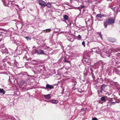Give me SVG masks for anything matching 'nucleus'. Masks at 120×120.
<instances>
[{"mask_svg": "<svg viewBox=\"0 0 120 120\" xmlns=\"http://www.w3.org/2000/svg\"><path fill=\"white\" fill-rule=\"evenodd\" d=\"M98 34H99V36L102 39V34H101V33H98Z\"/></svg>", "mask_w": 120, "mask_h": 120, "instance_id": "obj_22", "label": "nucleus"}, {"mask_svg": "<svg viewBox=\"0 0 120 120\" xmlns=\"http://www.w3.org/2000/svg\"><path fill=\"white\" fill-rule=\"evenodd\" d=\"M112 0H110V1H111Z\"/></svg>", "mask_w": 120, "mask_h": 120, "instance_id": "obj_40", "label": "nucleus"}, {"mask_svg": "<svg viewBox=\"0 0 120 120\" xmlns=\"http://www.w3.org/2000/svg\"><path fill=\"white\" fill-rule=\"evenodd\" d=\"M77 84V83L76 82H75V83L73 84L74 86L76 85Z\"/></svg>", "mask_w": 120, "mask_h": 120, "instance_id": "obj_28", "label": "nucleus"}, {"mask_svg": "<svg viewBox=\"0 0 120 120\" xmlns=\"http://www.w3.org/2000/svg\"><path fill=\"white\" fill-rule=\"evenodd\" d=\"M78 38H79V39H81V37L80 35H79L78 36Z\"/></svg>", "mask_w": 120, "mask_h": 120, "instance_id": "obj_24", "label": "nucleus"}, {"mask_svg": "<svg viewBox=\"0 0 120 120\" xmlns=\"http://www.w3.org/2000/svg\"><path fill=\"white\" fill-rule=\"evenodd\" d=\"M115 102H110L108 103V104H109L110 105H114L115 103Z\"/></svg>", "mask_w": 120, "mask_h": 120, "instance_id": "obj_19", "label": "nucleus"}, {"mask_svg": "<svg viewBox=\"0 0 120 120\" xmlns=\"http://www.w3.org/2000/svg\"><path fill=\"white\" fill-rule=\"evenodd\" d=\"M45 101L47 102H50V100H49V101Z\"/></svg>", "mask_w": 120, "mask_h": 120, "instance_id": "obj_33", "label": "nucleus"}, {"mask_svg": "<svg viewBox=\"0 0 120 120\" xmlns=\"http://www.w3.org/2000/svg\"><path fill=\"white\" fill-rule=\"evenodd\" d=\"M68 16L67 15H64L63 16V18L65 20H66L68 19Z\"/></svg>", "mask_w": 120, "mask_h": 120, "instance_id": "obj_13", "label": "nucleus"}, {"mask_svg": "<svg viewBox=\"0 0 120 120\" xmlns=\"http://www.w3.org/2000/svg\"><path fill=\"white\" fill-rule=\"evenodd\" d=\"M101 100L102 101L104 102L106 100L105 99V97H101Z\"/></svg>", "mask_w": 120, "mask_h": 120, "instance_id": "obj_18", "label": "nucleus"}, {"mask_svg": "<svg viewBox=\"0 0 120 120\" xmlns=\"http://www.w3.org/2000/svg\"><path fill=\"white\" fill-rule=\"evenodd\" d=\"M50 102H52V103H58V101L54 100H50Z\"/></svg>", "mask_w": 120, "mask_h": 120, "instance_id": "obj_11", "label": "nucleus"}, {"mask_svg": "<svg viewBox=\"0 0 120 120\" xmlns=\"http://www.w3.org/2000/svg\"><path fill=\"white\" fill-rule=\"evenodd\" d=\"M104 17H106V15H102L101 14H97L96 16V18H102Z\"/></svg>", "mask_w": 120, "mask_h": 120, "instance_id": "obj_5", "label": "nucleus"}, {"mask_svg": "<svg viewBox=\"0 0 120 120\" xmlns=\"http://www.w3.org/2000/svg\"><path fill=\"white\" fill-rule=\"evenodd\" d=\"M108 40L109 41L112 42H115L116 41V40L115 38H109Z\"/></svg>", "mask_w": 120, "mask_h": 120, "instance_id": "obj_6", "label": "nucleus"}, {"mask_svg": "<svg viewBox=\"0 0 120 120\" xmlns=\"http://www.w3.org/2000/svg\"><path fill=\"white\" fill-rule=\"evenodd\" d=\"M9 0L11 2H12L13 1H14V0Z\"/></svg>", "mask_w": 120, "mask_h": 120, "instance_id": "obj_32", "label": "nucleus"}, {"mask_svg": "<svg viewBox=\"0 0 120 120\" xmlns=\"http://www.w3.org/2000/svg\"><path fill=\"white\" fill-rule=\"evenodd\" d=\"M64 58H66V60H67V56H66V57H65Z\"/></svg>", "mask_w": 120, "mask_h": 120, "instance_id": "obj_34", "label": "nucleus"}, {"mask_svg": "<svg viewBox=\"0 0 120 120\" xmlns=\"http://www.w3.org/2000/svg\"><path fill=\"white\" fill-rule=\"evenodd\" d=\"M46 6L47 7L49 8H50L51 6V4L49 2L47 3L46 4Z\"/></svg>", "mask_w": 120, "mask_h": 120, "instance_id": "obj_15", "label": "nucleus"}, {"mask_svg": "<svg viewBox=\"0 0 120 120\" xmlns=\"http://www.w3.org/2000/svg\"><path fill=\"white\" fill-rule=\"evenodd\" d=\"M17 5V6H18V5Z\"/></svg>", "mask_w": 120, "mask_h": 120, "instance_id": "obj_37", "label": "nucleus"}, {"mask_svg": "<svg viewBox=\"0 0 120 120\" xmlns=\"http://www.w3.org/2000/svg\"><path fill=\"white\" fill-rule=\"evenodd\" d=\"M112 9H114V8H112Z\"/></svg>", "mask_w": 120, "mask_h": 120, "instance_id": "obj_38", "label": "nucleus"}, {"mask_svg": "<svg viewBox=\"0 0 120 120\" xmlns=\"http://www.w3.org/2000/svg\"><path fill=\"white\" fill-rule=\"evenodd\" d=\"M27 75H28L27 76H30V77H31V75H28V74H27Z\"/></svg>", "mask_w": 120, "mask_h": 120, "instance_id": "obj_35", "label": "nucleus"}, {"mask_svg": "<svg viewBox=\"0 0 120 120\" xmlns=\"http://www.w3.org/2000/svg\"><path fill=\"white\" fill-rule=\"evenodd\" d=\"M7 49H5L2 52V53L3 54H4L6 53H7Z\"/></svg>", "mask_w": 120, "mask_h": 120, "instance_id": "obj_20", "label": "nucleus"}, {"mask_svg": "<svg viewBox=\"0 0 120 120\" xmlns=\"http://www.w3.org/2000/svg\"><path fill=\"white\" fill-rule=\"evenodd\" d=\"M106 86H107L105 85L104 84H103L101 86V89L102 90V89L104 88H105V87H106Z\"/></svg>", "mask_w": 120, "mask_h": 120, "instance_id": "obj_16", "label": "nucleus"}, {"mask_svg": "<svg viewBox=\"0 0 120 120\" xmlns=\"http://www.w3.org/2000/svg\"><path fill=\"white\" fill-rule=\"evenodd\" d=\"M21 84H23L24 83V81H23L22 80V81H21Z\"/></svg>", "mask_w": 120, "mask_h": 120, "instance_id": "obj_26", "label": "nucleus"}, {"mask_svg": "<svg viewBox=\"0 0 120 120\" xmlns=\"http://www.w3.org/2000/svg\"><path fill=\"white\" fill-rule=\"evenodd\" d=\"M107 25H108V24H107L106 23H105V22L104 24V25L105 26V27H106L107 26Z\"/></svg>", "mask_w": 120, "mask_h": 120, "instance_id": "obj_23", "label": "nucleus"}, {"mask_svg": "<svg viewBox=\"0 0 120 120\" xmlns=\"http://www.w3.org/2000/svg\"><path fill=\"white\" fill-rule=\"evenodd\" d=\"M26 39L27 40H28L30 39L29 37H26Z\"/></svg>", "mask_w": 120, "mask_h": 120, "instance_id": "obj_30", "label": "nucleus"}, {"mask_svg": "<svg viewBox=\"0 0 120 120\" xmlns=\"http://www.w3.org/2000/svg\"><path fill=\"white\" fill-rule=\"evenodd\" d=\"M84 7V5H82L80 7L82 9V8H83Z\"/></svg>", "mask_w": 120, "mask_h": 120, "instance_id": "obj_31", "label": "nucleus"}, {"mask_svg": "<svg viewBox=\"0 0 120 120\" xmlns=\"http://www.w3.org/2000/svg\"><path fill=\"white\" fill-rule=\"evenodd\" d=\"M85 61V62L87 63H90V62H89V63H88V62L87 60V59H86V60H84Z\"/></svg>", "mask_w": 120, "mask_h": 120, "instance_id": "obj_29", "label": "nucleus"}, {"mask_svg": "<svg viewBox=\"0 0 120 120\" xmlns=\"http://www.w3.org/2000/svg\"><path fill=\"white\" fill-rule=\"evenodd\" d=\"M93 50L94 51V52H95L96 53H98L100 51V50L99 48L97 47L93 49Z\"/></svg>", "mask_w": 120, "mask_h": 120, "instance_id": "obj_9", "label": "nucleus"}, {"mask_svg": "<svg viewBox=\"0 0 120 120\" xmlns=\"http://www.w3.org/2000/svg\"><path fill=\"white\" fill-rule=\"evenodd\" d=\"M38 2L39 4L41 6H43L44 7L46 6V4L42 0H38Z\"/></svg>", "mask_w": 120, "mask_h": 120, "instance_id": "obj_3", "label": "nucleus"}, {"mask_svg": "<svg viewBox=\"0 0 120 120\" xmlns=\"http://www.w3.org/2000/svg\"><path fill=\"white\" fill-rule=\"evenodd\" d=\"M33 54H34L36 53L38 54H45L43 50L41 49L38 50H33L32 51Z\"/></svg>", "mask_w": 120, "mask_h": 120, "instance_id": "obj_1", "label": "nucleus"}, {"mask_svg": "<svg viewBox=\"0 0 120 120\" xmlns=\"http://www.w3.org/2000/svg\"><path fill=\"white\" fill-rule=\"evenodd\" d=\"M82 45H84V46H85V42H84V41H83L82 42Z\"/></svg>", "mask_w": 120, "mask_h": 120, "instance_id": "obj_25", "label": "nucleus"}, {"mask_svg": "<svg viewBox=\"0 0 120 120\" xmlns=\"http://www.w3.org/2000/svg\"><path fill=\"white\" fill-rule=\"evenodd\" d=\"M43 88L44 89H46V88L45 87H44Z\"/></svg>", "mask_w": 120, "mask_h": 120, "instance_id": "obj_36", "label": "nucleus"}, {"mask_svg": "<svg viewBox=\"0 0 120 120\" xmlns=\"http://www.w3.org/2000/svg\"><path fill=\"white\" fill-rule=\"evenodd\" d=\"M92 120H97V119L96 118H94L92 119Z\"/></svg>", "mask_w": 120, "mask_h": 120, "instance_id": "obj_27", "label": "nucleus"}, {"mask_svg": "<svg viewBox=\"0 0 120 120\" xmlns=\"http://www.w3.org/2000/svg\"><path fill=\"white\" fill-rule=\"evenodd\" d=\"M63 60L65 62H67L68 63H70V61H69L67 60H66V58H64Z\"/></svg>", "mask_w": 120, "mask_h": 120, "instance_id": "obj_21", "label": "nucleus"}, {"mask_svg": "<svg viewBox=\"0 0 120 120\" xmlns=\"http://www.w3.org/2000/svg\"><path fill=\"white\" fill-rule=\"evenodd\" d=\"M51 30L50 29H46L45 30H44L43 31L44 32H50Z\"/></svg>", "mask_w": 120, "mask_h": 120, "instance_id": "obj_14", "label": "nucleus"}, {"mask_svg": "<svg viewBox=\"0 0 120 120\" xmlns=\"http://www.w3.org/2000/svg\"><path fill=\"white\" fill-rule=\"evenodd\" d=\"M82 111H83V110H82Z\"/></svg>", "mask_w": 120, "mask_h": 120, "instance_id": "obj_39", "label": "nucleus"}, {"mask_svg": "<svg viewBox=\"0 0 120 120\" xmlns=\"http://www.w3.org/2000/svg\"><path fill=\"white\" fill-rule=\"evenodd\" d=\"M43 96L45 99H50L51 97V95L50 94L46 95H43Z\"/></svg>", "mask_w": 120, "mask_h": 120, "instance_id": "obj_8", "label": "nucleus"}, {"mask_svg": "<svg viewBox=\"0 0 120 120\" xmlns=\"http://www.w3.org/2000/svg\"><path fill=\"white\" fill-rule=\"evenodd\" d=\"M4 33L5 35H6L7 34V30H4L3 31L0 32V35H1V34Z\"/></svg>", "mask_w": 120, "mask_h": 120, "instance_id": "obj_10", "label": "nucleus"}, {"mask_svg": "<svg viewBox=\"0 0 120 120\" xmlns=\"http://www.w3.org/2000/svg\"><path fill=\"white\" fill-rule=\"evenodd\" d=\"M102 55H103V56H102L103 57H106V56L109 57L110 56V54H109V52H103L102 53Z\"/></svg>", "mask_w": 120, "mask_h": 120, "instance_id": "obj_4", "label": "nucleus"}, {"mask_svg": "<svg viewBox=\"0 0 120 120\" xmlns=\"http://www.w3.org/2000/svg\"><path fill=\"white\" fill-rule=\"evenodd\" d=\"M115 20L112 18H109L106 20L105 23L109 25L112 24L114 22Z\"/></svg>", "mask_w": 120, "mask_h": 120, "instance_id": "obj_2", "label": "nucleus"}, {"mask_svg": "<svg viewBox=\"0 0 120 120\" xmlns=\"http://www.w3.org/2000/svg\"><path fill=\"white\" fill-rule=\"evenodd\" d=\"M5 92L3 89L0 88V93H2L3 94H4Z\"/></svg>", "mask_w": 120, "mask_h": 120, "instance_id": "obj_12", "label": "nucleus"}, {"mask_svg": "<svg viewBox=\"0 0 120 120\" xmlns=\"http://www.w3.org/2000/svg\"><path fill=\"white\" fill-rule=\"evenodd\" d=\"M105 63H104L102 61H100L99 62V63H98V64H99V65H100L101 64H102V65L105 64Z\"/></svg>", "mask_w": 120, "mask_h": 120, "instance_id": "obj_17", "label": "nucleus"}, {"mask_svg": "<svg viewBox=\"0 0 120 120\" xmlns=\"http://www.w3.org/2000/svg\"><path fill=\"white\" fill-rule=\"evenodd\" d=\"M46 88L47 89H49V90H51V89L54 88V86L52 85H50L49 84H47L46 85Z\"/></svg>", "mask_w": 120, "mask_h": 120, "instance_id": "obj_7", "label": "nucleus"}]
</instances>
